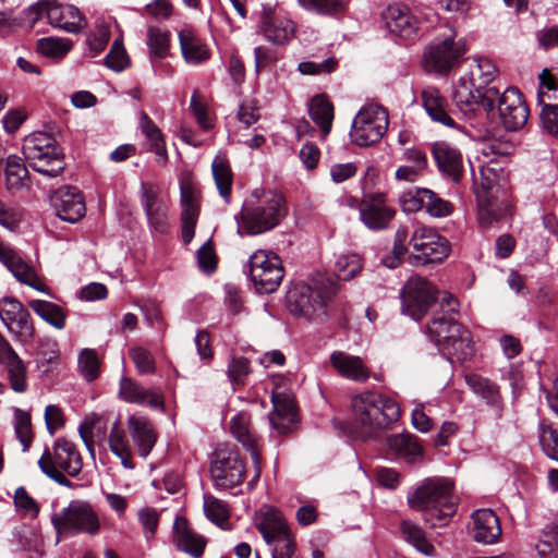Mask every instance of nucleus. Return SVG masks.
Instances as JSON below:
<instances>
[{
	"label": "nucleus",
	"instance_id": "obj_1",
	"mask_svg": "<svg viewBox=\"0 0 558 558\" xmlns=\"http://www.w3.org/2000/svg\"><path fill=\"white\" fill-rule=\"evenodd\" d=\"M288 213L284 196L274 190L254 189L235 216L238 233L259 235L278 227Z\"/></svg>",
	"mask_w": 558,
	"mask_h": 558
},
{
	"label": "nucleus",
	"instance_id": "obj_2",
	"mask_svg": "<svg viewBox=\"0 0 558 558\" xmlns=\"http://www.w3.org/2000/svg\"><path fill=\"white\" fill-rule=\"evenodd\" d=\"M409 228L401 226L397 229L393 240L395 258L391 263L385 260L386 266L393 268L404 254L408 246L412 247L409 255L410 264L413 266H426L442 263L450 253L448 240L437 233L436 230L425 226H415L411 236Z\"/></svg>",
	"mask_w": 558,
	"mask_h": 558
},
{
	"label": "nucleus",
	"instance_id": "obj_3",
	"mask_svg": "<svg viewBox=\"0 0 558 558\" xmlns=\"http://www.w3.org/2000/svg\"><path fill=\"white\" fill-rule=\"evenodd\" d=\"M453 482L447 477L423 480L407 497L411 509L424 512V520L432 527L446 525L456 512L452 500Z\"/></svg>",
	"mask_w": 558,
	"mask_h": 558
},
{
	"label": "nucleus",
	"instance_id": "obj_4",
	"mask_svg": "<svg viewBox=\"0 0 558 558\" xmlns=\"http://www.w3.org/2000/svg\"><path fill=\"white\" fill-rule=\"evenodd\" d=\"M400 417L398 403L374 391L357 393L351 399L352 428L362 437H372Z\"/></svg>",
	"mask_w": 558,
	"mask_h": 558
},
{
	"label": "nucleus",
	"instance_id": "obj_5",
	"mask_svg": "<svg viewBox=\"0 0 558 558\" xmlns=\"http://www.w3.org/2000/svg\"><path fill=\"white\" fill-rule=\"evenodd\" d=\"M338 291L337 284L328 277H319L311 284L296 283L287 293V307L294 316L323 322L327 306Z\"/></svg>",
	"mask_w": 558,
	"mask_h": 558
},
{
	"label": "nucleus",
	"instance_id": "obj_6",
	"mask_svg": "<svg viewBox=\"0 0 558 558\" xmlns=\"http://www.w3.org/2000/svg\"><path fill=\"white\" fill-rule=\"evenodd\" d=\"M427 333L438 351L451 363H462L473 356L471 332L454 317L433 316Z\"/></svg>",
	"mask_w": 558,
	"mask_h": 558
},
{
	"label": "nucleus",
	"instance_id": "obj_7",
	"mask_svg": "<svg viewBox=\"0 0 558 558\" xmlns=\"http://www.w3.org/2000/svg\"><path fill=\"white\" fill-rule=\"evenodd\" d=\"M23 154L35 171L49 178H54L64 170L63 156L56 140L47 133L37 132L26 136Z\"/></svg>",
	"mask_w": 558,
	"mask_h": 558
},
{
	"label": "nucleus",
	"instance_id": "obj_8",
	"mask_svg": "<svg viewBox=\"0 0 558 558\" xmlns=\"http://www.w3.org/2000/svg\"><path fill=\"white\" fill-rule=\"evenodd\" d=\"M465 52L464 39H457L456 31L447 28L426 47L424 64L428 71L446 74L461 62Z\"/></svg>",
	"mask_w": 558,
	"mask_h": 558
},
{
	"label": "nucleus",
	"instance_id": "obj_9",
	"mask_svg": "<svg viewBox=\"0 0 558 558\" xmlns=\"http://www.w3.org/2000/svg\"><path fill=\"white\" fill-rule=\"evenodd\" d=\"M51 522L59 534L94 536L100 531V520L93 506L78 499L53 513Z\"/></svg>",
	"mask_w": 558,
	"mask_h": 558
},
{
	"label": "nucleus",
	"instance_id": "obj_10",
	"mask_svg": "<svg viewBox=\"0 0 558 558\" xmlns=\"http://www.w3.org/2000/svg\"><path fill=\"white\" fill-rule=\"evenodd\" d=\"M387 110L375 104L362 107L352 122L350 137L353 144L366 147L381 140L388 129Z\"/></svg>",
	"mask_w": 558,
	"mask_h": 558
},
{
	"label": "nucleus",
	"instance_id": "obj_11",
	"mask_svg": "<svg viewBox=\"0 0 558 558\" xmlns=\"http://www.w3.org/2000/svg\"><path fill=\"white\" fill-rule=\"evenodd\" d=\"M280 257L266 250L254 252L248 259V276L259 293H272L283 279Z\"/></svg>",
	"mask_w": 558,
	"mask_h": 558
},
{
	"label": "nucleus",
	"instance_id": "obj_12",
	"mask_svg": "<svg viewBox=\"0 0 558 558\" xmlns=\"http://www.w3.org/2000/svg\"><path fill=\"white\" fill-rule=\"evenodd\" d=\"M498 98V88L478 86L466 76H461L453 86L452 99L459 110L465 114L480 109L492 112Z\"/></svg>",
	"mask_w": 558,
	"mask_h": 558
},
{
	"label": "nucleus",
	"instance_id": "obj_13",
	"mask_svg": "<svg viewBox=\"0 0 558 558\" xmlns=\"http://www.w3.org/2000/svg\"><path fill=\"white\" fill-rule=\"evenodd\" d=\"M435 287L420 276L410 277L401 290V310L404 315L420 320L436 300Z\"/></svg>",
	"mask_w": 558,
	"mask_h": 558
},
{
	"label": "nucleus",
	"instance_id": "obj_14",
	"mask_svg": "<svg viewBox=\"0 0 558 558\" xmlns=\"http://www.w3.org/2000/svg\"><path fill=\"white\" fill-rule=\"evenodd\" d=\"M38 466L43 473L47 468L65 472L71 477H76L83 468V461L75 445L65 438H58L51 450H45L38 460Z\"/></svg>",
	"mask_w": 558,
	"mask_h": 558
},
{
	"label": "nucleus",
	"instance_id": "obj_15",
	"mask_svg": "<svg viewBox=\"0 0 558 558\" xmlns=\"http://www.w3.org/2000/svg\"><path fill=\"white\" fill-rule=\"evenodd\" d=\"M245 466L239 454L219 450L211 461V476L217 487L232 488L244 480Z\"/></svg>",
	"mask_w": 558,
	"mask_h": 558
},
{
	"label": "nucleus",
	"instance_id": "obj_16",
	"mask_svg": "<svg viewBox=\"0 0 558 558\" xmlns=\"http://www.w3.org/2000/svg\"><path fill=\"white\" fill-rule=\"evenodd\" d=\"M499 118L508 131L523 128L529 118V108L517 88H507L502 94L498 92L496 99Z\"/></svg>",
	"mask_w": 558,
	"mask_h": 558
},
{
	"label": "nucleus",
	"instance_id": "obj_17",
	"mask_svg": "<svg viewBox=\"0 0 558 558\" xmlns=\"http://www.w3.org/2000/svg\"><path fill=\"white\" fill-rule=\"evenodd\" d=\"M258 29L274 45H287L295 35L294 22L279 14L271 5H263Z\"/></svg>",
	"mask_w": 558,
	"mask_h": 558
},
{
	"label": "nucleus",
	"instance_id": "obj_18",
	"mask_svg": "<svg viewBox=\"0 0 558 558\" xmlns=\"http://www.w3.org/2000/svg\"><path fill=\"white\" fill-rule=\"evenodd\" d=\"M359 211L363 225L374 231L386 229L396 214L380 193L364 195Z\"/></svg>",
	"mask_w": 558,
	"mask_h": 558
},
{
	"label": "nucleus",
	"instance_id": "obj_19",
	"mask_svg": "<svg viewBox=\"0 0 558 558\" xmlns=\"http://www.w3.org/2000/svg\"><path fill=\"white\" fill-rule=\"evenodd\" d=\"M141 204L150 228L158 233H166L169 229L168 206L159 197L158 187L143 182L141 184Z\"/></svg>",
	"mask_w": 558,
	"mask_h": 558
},
{
	"label": "nucleus",
	"instance_id": "obj_20",
	"mask_svg": "<svg viewBox=\"0 0 558 558\" xmlns=\"http://www.w3.org/2000/svg\"><path fill=\"white\" fill-rule=\"evenodd\" d=\"M50 199L57 216L63 221L75 223L85 216L84 198L76 187H60Z\"/></svg>",
	"mask_w": 558,
	"mask_h": 558
},
{
	"label": "nucleus",
	"instance_id": "obj_21",
	"mask_svg": "<svg viewBox=\"0 0 558 558\" xmlns=\"http://www.w3.org/2000/svg\"><path fill=\"white\" fill-rule=\"evenodd\" d=\"M118 398L126 403L148 405L163 410L161 393L156 388H145L131 377L122 376L119 383Z\"/></svg>",
	"mask_w": 558,
	"mask_h": 558
},
{
	"label": "nucleus",
	"instance_id": "obj_22",
	"mask_svg": "<svg viewBox=\"0 0 558 558\" xmlns=\"http://www.w3.org/2000/svg\"><path fill=\"white\" fill-rule=\"evenodd\" d=\"M0 318L13 333L24 338L33 335L34 329L29 313L19 301L12 298H3L0 301Z\"/></svg>",
	"mask_w": 558,
	"mask_h": 558
},
{
	"label": "nucleus",
	"instance_id": "obj_23",
	"mask_svg": "<svg viewBox=\"0 0 558 558\" xmlns=\"http://www.w3.org/2000/svg\"><path fill=\"white\" fill-rule=\"evenodd\" d=\"M383 19L389 32L402 38L412 37L418 28L417 19L403 3L388 5L383 13Z\"/></svg>",
	"mask_w": 558,
	"mask_h": 558
},
{
	"label": "nucleus",
	"instance_id": "obj_24",
	"mask_svg": "<svg viewBox=\"0 0 558 558\" xmlns=\"http://www.w3.org/2000/svg\"><path fill=\"white\" fill-rule=\"evenodd\" d=\"M126 426L138 456L147 458L158 438L153 423L146 416L132 414L128 417Z\"/></svg>",
	"mask_w": 558,
	"mask_h": 558
},
{
	"label": "nucleus",
	"instance_id": "obj_25",
	"mask_svg": "<svg viewBox=\"0 0 558 558\" xmlns=\"http://www.w3.org/2000/svg\"><path fill=\"white\" fill-rule=\"evenodd\" d=\"M230 430L234 438L251 452V458L255 466L254 480L260 474V456L258 451V438L250 426V416L246 413H238L230 421Z\"/></svg>",
	"mask_w": 558,
	"mask_h": 558
},
{
	"label": "nucleus",
	"instance_id": "obj_26",
	"mask_svg": "<svg viewBox=\"0 0 558 558\" xmlns=\"http://www.w3.org/2000/svg\"><path fill=\"white\" fill-rule=\"evenodd\" d=\"M470 532L477 543L495 544L501 536L499 518L492 509H478L472 513Z\"/></svg>",
	"mask_w": 558,
	"mask_h": 558
},
{
	"label": "nucleus",
	"instance_id": "obj_27",
	"mask_svg": "<svg viewBox=\"0 0 558 558\" xmlns=\"http://www.w3.org/2000/svg\"><path fill=\"white\" fill-rule=\"evenodd\" d=\"M432 153L439 171L453 182H458L463 172V156L460 149L447 142H436Z\"/></svg>",
	"mask_w": 558,
	"mask_h": 558
},
{
	"label": "nucleus",
	"instance_id": "obj_28",
	"mask_svg": "<svg viewBox=\"0 0 558 558\" xmlns=\"http://www.w3.org/2000/svg\"><path fill=\"white\" fill-rule=\"evenodd\" d=\"M0 260L19 281L39 291L44 287L34 269L23 262L10 245H7L2 241H0Z\"/></svg>",
	"mask_w": 558,
	"mask_h": 558
},
{
	"label": "nucleus",
	"instance_id": "obj_29",
	"mask_svg": "<svg viewBox=\"0 0 558 558\" xmlns=\"http://www.w3.org/2000/svg\"><path fill=\"white\" fill-rule=\"evenodd\" d=\"M138 128L145 136L147 150L155 154L158 165L166 166L169 157L165 136L159 126L145 111L140 112Z\"/></svg>",
	"mask_w": 558,
	"mask_h": 558
},
{
	"label": "nucleus",
	"instance_id": "obj_30",
	"mask_svg": "<svg viewBox=\"0 0 558 558\" xmlns=\"http://www.w3.org/2000/svg\"><path fill=\"white\" fill-rule=\"evenodd\" d=\"M181 207L182 240L189 244L194 238L199 216V201L193 187L181 186Z\"/></svg>",
	"mask_w": 558,
	"mask_h": 558
},
{
	"label": "nucleus",
	"instance_id": "obj_31",
	"mask_svg": "<svg viewBox=\"0 0 558 558\" xmlns=\"http://www.w3.org/2000/svg\"><path fill=\"white\" fill-rule=\"evenodd\" d=\"M478 222L483 228H489L510 213V206L502 195H486L478 193Z\"/></svg>",
	"mask_w": 558,
	"mask_h": 558
},
{
	"label": "nucleus",
	"instance_id": "obj_32",
	"mask_svg": "<svg viewBox=\"0 0 558 558\" xmlns=\"http://www.w3.org/2000/svg\"><path fill=\"white\" fill-rule=\"evenodd\" d=\"M47 9V19L52 26L68 33H77L83 27L84 20L77 8L51 0Z\"/></svg>",
	"mask_w": 558,
	"mask_h": 558
},
{
	"label": "nucleus",
	"instance_id": "obj_33",
	"mask_svg": "<svg viewBox=\"0 0 558 558\" xmlns=\"http://www.w3.org/2000/svg\"><path fill=\"white\" fill-rule=\"evenodd\" d=\"M178 37L182 57L187 64L198 65L210 58V50L208 46L192 28H182L179 32Z\"/></svg>",
	"mask_w": 558,
	"mask_h": 558
},
{
	"label": "nucleus",
	"instance_id": "obj_34",
	"mask_svg": "<svg viewBox=\"0 0 558 558\" xmlns=\"http://www.w3.org/2000/svg\"><path fill=\"white\" fill-rule=\"evenodd\" d=\"M330 363L337 373L347 379L363 383L369 377V371L360 356L335 351L330 355Z\"/></svg>",
	"mask_w": 558,
	"mask_h": 558
},
{
	"label": "nucleus",
	"instance_id": "obj_35",
	"mask_svg": "<svg viewBox=\"0 0 558 558\" xmlns=\"http://www.w3.org/2000/svg\"><path fill=\"white\" fill-rule=\"evenodd\" d=\"M271 401L274 405L269 420L275 429L286 434L291 429L295 422V403L293 399L286 393H272Z\"/></svg>",
	"mask_w": 558,
	"mask_h": 558
},
{
	"label": "nucleus",
	"instance_id": "obj_36",
	"mask_svg": "<svg viewBox=\"0 0 558 558\" xmlns=\"http://www.w3.org/2000/svg\"><path fill=\"white\" fill-rule=\"evenodd\" d=\"M0 361L4 365L11 387L16 392L26 390V368L7 341L0 342Z\"/></svg>",
	"mask_w": 558,
	"mask_h": 558
},
{
	"label": "nucleus",
	"instance_id": "obj_37",
	"mask_svg": "<svg viewBox=\"0 0 558 558\" xmlns=\"http://www.w3.org/2000/svg\"><path fill=\"white\" fill-rule=\"evenodd\" d=\"M174 543L177 547L198 558L203 555L206 541L203 536L190 529L187 522L183 518H177L173 524Z\"/></svg>",
	"mask_w": 558,
	"mask_h": 558
},
{
	"label": "nucleus",
	"instance_id": "obj_38",
	"mask_svg": "<svg viewBox=\"0 0 558 558\" xmlns=\"http://www.w3.org/2000/svg\"><path fill=\"white\" fill-rule=\"evenodd\" d=\"M422 104L434 122L453 128L456 125L453 118L448 110V101L437 88L426 87L422 90Z\"/></svg>",
	"mask_w": 558,
	"mask_h": 558
},
{
	"label": "nucleus",
	"instance_id": "obj_39",
	"mask_svg": "<svg viewBox=\"0 0 558 558\" xmlns=\"http://www.w3.org/2000/svg\"><path fill=\"white\" fill-rule=\"evenodd\" d=\"M475 195L484 193L488 195L500 194L501 168L496 162H489L480 167L478 175L472 170Z\"/></svg>",
	"mask_w": 558,
	"mask_h": 558
},
{
	"label": "nucleus",
	"instance_id": "obj_40",
	"mask_svg": "<svg viewBox=\"0 0 558 558\" xmlns=\"http://www.w3.org/2000/svg\"><path fill=\"white\" fill-rule=\"evenodd\" d=\"M4 182L5 189L13 195L29 186L28 171L22 158L16 155H10L7 158Z\"/></svg>",
	"mask_w": 558,
	"mask_h": 558
},
{
	"label": "nucleus",
	"instance_id": "obj_41",
	"mask_svg": "<svg viewBox=\"0 0 558 558\" xmlns=\"http://www.w3.org/2000/svg\"><path fill=\"white\" fill-rule=\"evenodd\" d=\"M388 447L409 463H414L423 457V447L417 437L409 434H398L388 437Z\"/></svg>",
	"mask_w": 558,
	"mask_h": 558
},
{
	"label": "nucleus",
	"instance_id": "obj_42",
	"mask_svg": "<svg viewBox=\"0 0 558 558\" xmlns=\"http://www.w3.org/2000/svg\"><path fill=\"white\" fill-rule=\"evenodd\" d=\"M464 378L473 393L483 399L488 405L500 408L501 395L495 383L478 374H468Z\"/></svg>",
	"mask_w": 558,
	"mask_h": 558
},
{
	"label": "nucleus",
	"instance_id": "obj_43",
	"mask_svg": "<svg viewBox=\"0 0 558 558\" xmlns=\"http://www.w3.org/2000/svg\"><path fill=\"white\" fill-rule=\"evenodd\" d=\"M311 119L319 126L323 136L326 137L332 126L333 106L325 95H316L308 106Z\"/></svg>",
	"mask_w": 558,
	"mask_h": 558
},
{
	"label": "nucleus",
	"instance_id": "obj_44",
	"mask_svg": "<svg viewBox=\"0 0 558 558\" xmlns=\"http://www.w3.org/2000/svg\"><path fill=\"white\" fill-rule=\"evenodd\" d=\"M260 514L262 519L257 523V530L262 533L267 544H271L274 537L289 532L282 514L277 509L267 508L262 510Z\"/></svg>",
	"mask_w": 558,
	"mask_h": 558
},
{
	"label": "nucleus",
	"instance_id": "obj_45",
	"mask_svg": "<svg viewBox=\"0 0 558 558\" xmlns=\"http://www.w3.org/2000/svg\"><path fill=\"white\" fill-rule=\"evenodd\" d=\"M108 441L111 452L121 460V464L125 469L133 470L135 465L132 461V451L119 421L112 425Z\"/></svg>",
	"mask_w": 558,
	"mask_h": 558
},
{
	"label": "nucleus",
	"instance_id": "obj_46",
	"mask_svg": "<svg viewBox=\"0 0 558 558\" xmlns=\"http://www.w3.org/2000/svg\"><path fill=\"white\" fill-rule=\"evenodd\" d=\"M211 172L219 195L226 204H230L233 177L229 161L222 156H216L211 163Z\"/></svg>",
	"mask_w": 558,
	"mask_h": 558
},
{
	"label": "nucleus",
	"instance_id": "obj_47",
	"mask_svg": "<svg viewBox=\"0 0 558 558\" xmlns=\"http://www.w3.org/2000/svg\"><path fill=\"white\" fill-rule=\"evenodd\" d=\"M400 530L403 538L418 551L427 556L434 555L435 547L428 542L425 531L417 523L411 520H403L400 524Z\"/></svg>",
	"mask_w": 558,
	"mask_h": 558
},
{
	"label": "nucleus",
	"instance_id": "obj_48",
	"mask_svg": "<svg viewBox=\"0 0 558 558\" xmlns=\"http://www.w3.org/2000/svg\"><path fill=\"white\" fill-rule=\"evenodd\" d=\"M149 58H167L170 52L171 34L158 26H148L146 35Z\"/></svg>",
	"mask_w": 558,
	"mask_h": 558
},
{
	"label": "nucleus",
	"instance_id": "obj_49",
	"mask_svg": "<svg viewBox=\"0 0 558 558\" xmlns=\"http://www.w3.org/2000/svg\"><path fill=\"white\" fill-rule=\"evenodd\" d=\"M28 305L40 318L54 328H64L65 314L59 305L44 300L29 301Z\"/></svg>",
	"mask_w": 558,
	"mask_h": 558
},
{
	"label": "nucleus",
	"instance_id": "obj_50",
	"mask_svg": "<svg viewBox=\"0 0 558 558\" xmlns=\"http://www.w3.org/2000/svg\"><path fill=\"white\" fill-rule=\"evenodd\" d=\"M474 65L470 70V74L465 75L472 78L478 86L489 87L488 84L496 77L498 70L496 65L487 58H474Z\"/></svg>",
	"mask_w": 558,
	"mask_h": 558
},
{
	"label": "nucleus",
	"instance_id": "obj_51",
	"mask_svg": "<svg viewBox=\"0 0 558 558\" xmlns=\"http://www.w3.org/2000/svg\"><path fill=\"white\" fill-rule=\"evenodd\" d=\"M302 9L318 15H336L347 8L345 0H298Z\"/></svg>",
	"mask_w": 558,
	"mask_h": 558
},
{
	"label": "nucleus",
	"instance_id": "obj_52",
	"mask_svg": "<svg viewBox=\"0 0 558 558\" xmlns=\"http://www.w3.org/2000/svg\"><path fill=\"white\" fill-rule=\"evenodd\" d=\"M362 259L355 253H345L338 256L335 272L340 280H350L362 270Z\"/></svg>",
	"mask_w": 558,
	"mask_h": 558
},
{
	"label": "nucleus",
	"instance_id": "obj_53",
	"mask_svg": "<svg viewBox=\"0 0 558 558\" xmlns=\"http://www.w3.org/2000/svg\"><path fill=\"white\" fill-rule=\"evenodd\" d=\"M251 371L250 361L246 357L239 356L231 359L228 364L227 375L234 389L246 384Z\"/></svg>",
	"mask_w": 558,
	"mask_h": 558
},
{
	"label": "nucleus",
	"instance_id": "obj_54",
	"mask_svg": "<svg viewBox=\"0 0 558 558\" xmlns=\"http://www.w3.org/2000/svg\"><path fill=\"white\" fill-rule=\"evenodd\" d=\"M204 511L206 517L217 525H222L229 519L228 505L211 495H204Z\"/></svg>",
	"mask_w": 558,
	"mask_h": 558
},
{
	"label": "nucleus",
	"instance_id": "obj_55",
	"mask_svg": "<svg viewBox=\"0 0 558 558\" xmlns=\"http://www.w3.org/2000/svg\"><path fill=\"white\" fill-rule=\"evenodd\" d=\"M71 49L70 41L61 38H41L37 43L40 54L49 58H63Z\"/></svg>",
	"mask_w": 558,
	"mask_h": 558
},
{
	"label": "nucleus",
	"instance_id": "obj_56",
	"mask_svg": "<svg viewBox=\"0 0 558 558\" xmlns=\"http://www.w3.org/2000/svg\"><path fill=\"white\" fill-rule=\"evenodd\" d=\"M138 374L151 375L156 373V362L153 354L143 347H133L129 351Z\"/></svg>",
	"mask_w": 558,
	"mask_h": 558
},
{
	"label": "nucleus",
	"instance_id": "obj_57",
	"mask_svg": "<svg viewBox=\"0 0 558 558\" xmlns=\"http://www.w3.org/2000/svg\"><path fill=\"white\" fill-rule=\"evenodd\" d=\"M424 208L433 217H446L451 214L452 205L439 197L434 191L425 189L423 192Z\"/></svg>",
	"mask_w": 558,
	"mask_h": 558
},
{
	"label": "nucleus",
	"instance_id": "obj_58",
	"mask_svg": "<svg viewBox=\"0 0 558 558\" xmlns=\"http://www.w3.org/2000/svg\"><path fill=\"white\" fill-rule=\"evenodd\" d=\"M24 218V209L14 204H5L0 199V225L15 231Z\"/></svg>",
	"mask_w": 558,
	"mask_h": 558
},
{
	"label": "nucleus",
	"instance_id": "obj_59",
	"mask_svg": "<svg viewBox=\"0 0 558 558\" xmlns=\"http://www.w3.org/2000/svg\"><path fill=\"white\" fill-rule=\"evenodd\" d=\"M539 87L537 92V104H547L546 99L558 101V84L554 83V75L548 69H544L538 75Z\"/></svg>",
	"mask_w": 558,
	"mask_h": 558
},
{
	"label": "nucleus",
	"instance_id": "obj_60",
	"mask_svg": "<svg viewBox=\"0 0 558 558\" xmlns=\"http://www.w3.org/2000/svg\"><path fill=\"white\" fill-rule=\"evenodd\" d=\"M539 112L541 126L544 132L558 141V104H544Z\"/></svg>",
	"mask_w": 558,
	"mask_h": 558
},
{
	"label": "nucleus",
	"instance_id": "obj_61",
	"mask_svg": "<svg viewBox=\"0 0 558 558\" xmlns=\"http://www.w3.org/2000/svg\"><path fill=\"white\" fill-rule=\"evenodd\" d=\"M538 439L544 453L558 462V430L541 425Z\"/></svg>",
	"mask_w": 558,
	"mask_h": 558
},
{
	"label": "nucleus",
	"instance_id": "obj_62",
	"mask_svg": "<svg viewBox=\"0 0 558 558\" xmlns=\"http://www.w3.org/2000/svg\"><path fill=\"white\" fill-rule=\"evenodd\" d=\"M105 64L116 72H121L129 66L130 59L121 41H113L109 53L105 58Z\"/></svg>",
	"mask_w": 558,
	"mask_h": 558
},
{
	"label": "nucleus",
	"instance_id": "obj_63",
	"mask_svg": "<svg viewBox=\"0 0 558 558\" xmlns=\"http://www.w3.org/2000/svg\"><path fill=\"white\" fill-rule=\"evenodd\" d=\"M14 429L23 446V451H27L33 440L31 416L25 412L17 411Z\"/></svg>",
	"mask_w": 558,
	"mask_h": 558
},
{
	"label": "nucleus",
	"instance_id": "obj_64",
	"mask_svg": "<svg viewBox=\"0 0 558 558\" xmlns=\"http://www.w3.org/2000/svg\"><path fill=\"white\" fill-rule=\"evenodd\" d=\"M98 359L93 350L85 349L78 356V366L86 380H94L98 375Z\"/></svg>",
	"mask_w": 558,
	"mask_h": 558
}]
</instances>
